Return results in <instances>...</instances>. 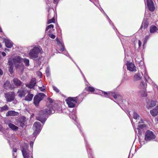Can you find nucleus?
Returning <instances> with one entry per match:
<instances>
[{
  "mask_svg": "<svg viewBox=\"0 0 158 158\" xmlns=\"http://www.w3.org/2000/svg\"><path fill=\"white\" fill-rule=\"evenodd\" d=\"M55 111L53 110L51 107L47 106L43 110L40 111L39 114L36 116L37 120L44 124L47 119L46 115L54 113Z\"/></svg>",
  "mask_w": 158,
  "mask_h": 158,
  "instance_id": "obj_1",
  "label": "nucleus"
},
{
  "mask_svg": "<svg viewBox=\"0 0 158 158\" xmlns=\"http://www.w3.org/2000/svg\"><path fill=\"white\" fill-rule=\"evenodd\" d=\"M9 60H11L12 62V64H14L15 67L21 71L23 72L24 69V66L23 63L22 58L19 56H17L14 57L12 59L10 58Z\"/></svg>",
  "mask_w": 158,
  "mask_h": 158,
  "instance_id": "obj_2",
  "label": "nucleus"
},
{
  "mask_svg": "<svg viewBox=\"0 0 158 158\" xmlns=\"http://www.w3.org/2000/svg\"><path fill=\"white\" fill-rule=\"evenodd\" d=\"M42 50L41 48L39 46H35L29 52V55L30 57L32 59L37 58L38 57L39 53L41 52Z\"/></svg>",
  "mask_w": 158,
  "mask_h": 158,
  "instance_id": "obj_3",
  "label": "nucleus"
},
{
  "mask_svg": "<svg viewBox=\"0 0 158 158\" xmlns=\"http://www.w3.org/2000/svg\"><path fill=\"white\" fill-rule=\"evenodd\" d=\"M69 107L73 108L75 106L77 101V97H69L65 100Z\"/></svg>",
  "mask_w": 158,
  "mask_h": 158,
  "instance_id": "obj_4",
  "label": "nucleus"
},
{
  "mask_svg": "<svg viewBox=\"0 0 158 158\" xmlns=\"http://www.w3.org/2000/svg\"><path fill=\"white\" fill-rule=\"evenodd\" d=\"M28 144L24 143L21 148V150L24 158H28L29 157L30 151L28 149Z\"/></svg>",
  "mask_w": 158,
  "mask_h": 158,
  "instance_id": "obj_5",
  "label": "nucleus"
},
{
  "mask_svg": "<svg viewBox=\"0 0 158 158\" xmlns=\"http://www.w3.org/2000/svg\"><path fill=\"white\" fill-rule=\"evenodd\" d=\"M156 137V135L153 132L149 130H147L145 134V140L146 141H151L153 140Z\"/></svg>",
  "mask_w": 158,
  "mask_h": 158,
  "instance_id": "obj_6",
  "label": "nucleus"
},
{
  "mask_svg": "<svg viewBox=\"0 0 158 158\" xmlns=\"http://www.w3.org/2000/svg\"><path fill=\"white\" fill-rule=\"evenodd\" d=\"M45 95L43 93H39L38 95L35 96L34 98V103L35 106H37L40 102L45 96Z\"/></svg>",
  "mask_w": 158,
  "mask_h": 158,
  "instance_id": "obj_7",
  "label": "nucleus"
},
{
  "mask_svg": "<svg viewBox=\"0 0 158 158\" xmlns=\"http://www.w3.org/2000/svg\"><path fill=\"white\" fill-rule=\"evenodd\" d=\"M33 127L35 131L33 133L34 136L36 135L39 133L41 130V124L40 122H35L34 124Z\"/></svg>",
  "mask_w": 158,
  "mask_h": 158,
  "instance_id": "obj_8",
  "label": "nucleus"
},
{
  "mask_svg": "<svg viewBox=\"0 0 158 158\" xmlns=\"http://www.w3.org/2000/svg\"><path fill=\"white\" fill-rule=\"evenodd\" d=\"M5 95L6 101L8 102H11L15 99V94L13 92H10L5 93Z\"/></svg>",
  "mask_w": 158,
  "mask_h": 158,
  "instance_id": "obj_9",
  "label": "nucleus"
},
{
  "mask_svg": "<svg viewBox=\"0 0 158 158\" xmlns=\"http://www.w3.org/2000/svg\"><path fill=\"white\" fill-rule=\"evenodd\" d=\"M126 65L128 70L134 72L137 71L136 67L133 63L127 62Z\"/></svg>",
  "mask_w": 158,
  "mask_h": 158,
  "instance_id": "obj_10",
  "label": "nucleus"
},
{
  "mask_svg": "<svg viewBox=\"0 0 158 158\" xmlns=\"http://www.w3.org/2000/svg\"><path fill=\"white\" fill-rule=\"evenodd\" d=\"M147 5L149 10L153 11L155 9L152 0H147Z\"/></svg>",
  "mask_w": 158,
  "mask_h": 158,
  "instance_id": "obj_11",
  "label": "nucleus"
},
{
  "mask_svg": "<svg viewBox=\"0 0 158 158\" xmlns=\"http://www.w3.org/2000/svg\"><path fill=\"white\" fill-rule=\"evenodd\" d=\"M19 113L14 111L10 110L6 113V116L7 117L11 116H18Z\"/></svg>",
  "mask_w": 158,
  "mask_h": 158,
  "instance_id": "obj_12",
  "label": "nucleus"
},
{
  "mask_svg": "<svg viewBox=\"0 0 158 158\" xmlns=\"http://www.w3.org/2000/svg\"><path fill=\"white\" fill-rule=\"evenodd\" d=\"M35 79V78H32L31 80L30 83L26 85L27 87L30 88H33L36 84Z\"/></svg>",
  "mask_w": 158,
  "mask_h": 158,
  "instance_id": "obj_13",
  "label": "nucleus"
},
{
  "mask_svg": "<svg viewBox=\"0 0 158 158\" xmlns=\"http://www.w3.org/2000/svg\"><path fill=\"white\" fill-rule=\"evenodd\" d=\"M3 87L4 89L7 90L10 89L12 87V85L9 81H6L4 83Z\"/></svg>",
  "mask_w": 158,
  "mask_h": 158,
  "instance_id": "obj_14",
  "label": "nucleus"
},
{
  "mask_svg": "<svg viewBox=\"0 0 158 158\" xmlns=\"http://www.w3.org/2000/svg\"><path fill=\"white\" fill-rule=\"evenodd\" d=\"M4 41L5 42V45L6 47L11 48L12 47L13 44L10 41L8 40L5 39L4 40Z\"/></svg>",
  "mask_w": 158,
  "mask_h": 158,
  "instance_id": "obj_15",
  "label": "nucleus"
},
{
  "mask_svg": "<svg viewBox=\"0 0 158 158\" xmlns=\"http://www.w3.org/2000/svg\"><path fill=\"white\" fill-rule=\"evenodd\" d=\"M26 118L22 116L19 119V123L20 126L22 127H23L26 125Z\"/></svg>",
  "mask_w": 158,
  "mask_h": 158,
  "instance_id": "obj_16",
  "label": "nucleus"
},
{
  "mask_svg": "<svg viewBox=\"0 0 158 158\" xmlns=\"http://www.w3.org/2000/svg\"><path fill=\"white\" fill-rule=\"evenodd\" d=\"M40 84H41L40 86H38L39 89L40 91L42 92H44L45 91V86L43 85L42 81H39L37 85H39Z\"/></svg>",
  "mask_w": 158,
  "mask_h": 158,
  "instance_id": "obj_17",
  "label": "nucleus"
},
{
  "mask_svg": "<svg viewBox=\"0 0 158 158\" xmlns=\"http://www.w3.org/2000/svg\"><path fill=\"white\" fill-rule=\"evenodd\" d=\"M56 42H57V43L58 44H61V47H62V48L60 49V50L62 52H64V54L66 55V56H67V54H68V53L67 52H66L65 51H64V45L62 44L61 43V42H60V41L57 38L56 39Z\"/></svg>",
  "mask_w": 158,
  "mask_h": 158,
  "instance_id": "obj_18",
  "label": "nucleus"
},
{
  "mask_svg": "<svg viewBox=\"0 0 158 158\" xmlns=\"http://www.w3.org/2000/svg\"><path fill=\"white\" fill-rule=\"evenodd\" d=\"M13 81L14 84L16 86L20 85L22 84V82L18 78H14L13 79Z\"/></svg>",
  "mask_w": 158,
  "mask_h": 158,
  "instance_id": "obj_19",
  "label": "nucleus"
},
{
  "mask_svg": "<svg viewBox=\"0 0 158 158\" xmlns=\"http://www.w3.org/2000/svg\"><path fill=\"white\" fill-rule=\"evenodd\" d=\"M157 109H154L150 111L151 114L153 116H155L158 115V106L157 107Z\"/></svg>",
  "mask_w": 158,
  "mask_h": 158,
  "instance_id": "obj_20",
  "label": "nucleus"
},
{
  "mask_svg": "<svg viewBox=\"0 0 158 158\" xmlns=\"http://www.w3.org/2000/svg\"><path fill=\"white\" fill-rule=\"evenodd\" d=\"M12 61L11 60H8V63L9 64V71L11 74L13 73L14 66L13 64H12Z\"/></svg>",
  "mask_w": 158,
  "mask_h": 158,
  "instance_id": "obj_21",
  "label": "nucleus"
},
{
  "mask_svg": "<svg viewBox=\"0 0 158 158\" xmlns=\"http://www.w3.org/2000/svg\"><path fill=\"white\" fill-rule=\"evenodd\" d=\"M142 77L141 74L139 72L135 74L134 76V80L137 81L140 80Z\"/></svg>",
  "mask_w": 158,
  "mask_h": 158,
  "instance_id": "obj_22",
  "label": "nucleus"
},
{
  "mask_svg": "<svg viewBox=\"0 0 158 158\" xmlns=\"http://www.w3.org/2000/svg\"><path fill=\"white\" fill-rule=\"evenodd\" d=\"M158 28L155 26L153 25L150 27V32L151 33H155L158 30Z\"/></svg>",
  "mask_w": 158,
  "mask_h": 158,
  "instance_id": "obj_23",
  "label": "nucleus"
},
{
  "mask_svg": "<svg viewBox=\"0 0 158 158\" xmlns=\"http://www.w3.org/2000/svg\"><path fill=\"white\" fill-rule=\"evenodd\" d=\"M18 94L19 96L21 98L24 96L25 95V90L22 89L19 90L18 92Z\"/></svg>",
  "mask_w": 158,
  "mask_h": 158,
  "instance_id": "obj_24",
  "label": "nucleus"
},
{
  "mask_svg": "<svg viewBox=\"0 0 158 158\" xmlns=\"http://www.w3.org/2000/svg\"><path fill=\"white\" fill-rule=\"evenodd\" d=\"M33 97V94H30L29 93L25 97V99L26 101H31L32 100Z\"/></svg>",
  "mask_w": 158,
  "mask_h": 158,
  "instance_id": "obj_25",
  "label": "nucleus"
},
{
  "mask_svg": "<svg viewBox=\"0 0 158 158\" xmlns=\"http://www.w3.org/2000/svg\"><path fill=\"white\" fill-rule=\"evenodd\" d=\"M144 75L145 80L148 82L150 83L152 81V80L149 77L147 72L146 70H145Z\"/></svg>",
  "mask_w": 158,
  "mask_h": 158,
  "instance_id": "obj_26",
  "label": "nucleus"
},
{
  "mask_svg": "<svg viewBox=\"0 0 158 158\" xmlns=\"http://www.w3.org/2000/svg\"><path fill=\"white\" fill-rule=\"evenodd\" d=\"M102 93H103L105 95V97L106 98H108L112 96V95H113L114 94V93L112 92H106L102 91Z\"/></svg>",
  "mask_w": 158,
  "mask_h": 158,
  "instance_id": "obj_27",
  "label": "nucleus"
},
{
  "mask_svg": "<svg viewBox=\"0 0 158 158\" xmlns=\"http://www.w3.org/2000/svg\"><path fill=\"white\" fill-rule=\"evenodd\" d=\"M8 126L10 129L13 130H17L18 129V127L17 126L11 123H9L8 124Z\"/></svg>",
  "mask_w": 158,
  "mask_h": 158,
  "instance_id": "obj_28",
  "label": "nucleus"
},
{
  "mask_svg": "<svg viewBox=\"0 0 158 158\" xmlns=\"http://www.w3.org/2000/svg\"><path fill=\"white\" fill-rule=\"evenodd\" d=\"M145 127V124H139V125L138 126L137 129L138 130L139 133V134H141V129Z\"/></svg>",
  "mask_w": 158,
  "mask_h": 158,
  "instance_id": "obj_29",
  "label": "nucleus"
},
{
  "mask_svg": "<svg viewBox=\"0 0 158 158\" xmlns=\"http://www.w3.org/2000/svg\"><path fill=\"white\" fill-rule=\"evenodd\" d=\"M8 109L9 108L7 106L5 105L3 107H0V111L2 112L8 110Z\"/></svg>",
  "mask_w": 158,
  "mask_h": 158,
  "instance_id": "obj_30",
  "label": "nucleus"
},
{
  "mask_svg": "<svg viewBox=\"0 0 158 158\" xmlns=\"http://www.w3.org/2000/svg\"><path fill=\"white\" fill-rule=\"evenodd\" d=\"M139 95L141 97H146L147 94L146 92L144 90L140 91L139 92Z\"/></svg>",
  "mask_w": 158,
  "mask_h": 158,
  "instance_id": "obj_31",
  "label": "nucleus"
},
{
  "mask_svg": "<svg viewBox=\"0 0 158 158\" xmlns=\"http://www.w3.org/2000/svg\"><path fill=\"white\" fill-rule=\"evenodd\" d=\"M23 61L25 65L27 66H29V60L28 59L26 58L22 59V61Z\"/></svg>",
  "mask_w": 158,
  "mask_h": 158,
  "instance_id": "obj_32",
  "label": "nucleus"
},
{
  "mask_svg": "<svg viewBox=\"0 0 158 158\" xmlns=\"http://www.w3.org/2000/svg\"><path fill=\"white\" fill-rule=\"evenodd\" d=\"M147 86V84L144 82L143 81H142L140 84V88L142 89H144Z\"/></svg>",
  "mask_w": 158,
  "mask_h": 158,
  "instance_id": "obj_33",
  "label": "nucleus"
},
{
  "mask_svg": "<svg viewBox=\"0 0 158 158\" xmlns=\"http://www.w3.org/2000/svg\"><path fill=\"white\" fill-rule=\"evenodd\" d=\"M133 113V118H134L137 119L139 117V116L135 111H133L132 112Z\"/></svg>",
  "mask_w": 158,
  "mask_h": 158,
  "instance_id": "obj_34",
  "label": "nucleus"
},
{
  "mask_svg": "<svg viewBox=\"0 0 158 158\" xmlns=\"http://www.w3.org/2000/svg\"><path fill=\"white\" fill-rule=\"evenodd\" d=\"M127 114L128 116L129 117V118L130 120H131V122L133 126V127L134 128V130L135 131V132H137V131H136V128L134 127V125L133 124V122L131 121V120H132V118H131V114L130 113V112H127Z\"/></svg>",
  "mask_w": 158,
  "mask_h": 158,
  "instance_id": "obj_35",
  "label": "nucleus"
},
{
  "mask_svg": "<svg viewBox=\"0 0 158 158\" xmlns=\"http://www.w3.org/2000/svg\"><path fill=\"white\" fill-rule=\"evenodd\" d=\"M150 35H146L144 38L143 43V46H144V45L147 43L148 40L149 38V36Z\"/></svg>",
  "mask_w": 158,
  "mask_h": 158,
  "instance_id": "obj_36",
  "label": "nucleus"
},
{
  "mask_svg": "<svg viewBox=\"0 0 158 158\" xmlns=\"http://www.w3.org/2000/svg\"><path fill=\"white\" fill-rule=\"evenodd\" d=\"M156 104V102L155 101H151L150 102L149 107H152L155 106Z\"/></svg>",
  "mask_w": 158,
  "mask_h": 158,
  "instance_id": "obj_37",
  "label": "nucleus"
},
{
  "mask_svg": "<svg viewBox=\"0 0 158 158\" xmlns=\"http://www.w3.org/2000/svg\"><path fill=\"white\" fill-rule=\"evenodd\" d=\"M52 23H55V19L54 17H53L52 19L48 20V21L47 23L49 24Z\"/></svg>",
  "mask_w": 158,
  "mask_h": 158,
  "instance_id": "obj_38",
  "label": "nucleus"
},
{
  "mask_svg": "<svg viewBox=\"0 0 158 158\" xmlns=\"http://www.w3.org/2000/svg\"><path fill=\"white\" fill-rule=\"evenodd\" d=\"M112 96H113L115 99L119 97H120V96L119 94H116L114 93L113 95H112Z\"/></svg>",
  "mask_w": 158,
  "mask_h": 158,
  "instance_id": "obj_39",
  "label": "nucleus"
},
{
  "mask_svg": "<svg viewBox=\"0 0 158 158\" xmlns=\"http://www.w3.org/2000/svg\"><path fill=\"white\" fill-rule=\"evenodd\" d=\"M53 27L54 26L52 24H50L47 26L46 28V31H47L49 29L51 28H53Z\"/></svg>",
  "mask_w": 158,
  "mask_h": 158,
  "instance_id": "obj_40",
  "label": "nucleus"
},
{
  "mask_svg": "<svg viewBox=\"0 0 158 158\" xmlns=\"http://www.w3.org/2000/svg\"><path fill=\"white\" fill-rule=\"evenodd\" d=\"M95 90L94 88L89 86L88 87V90L90 92H94Z\"/></svg>",
  "mask_w": 158,
  "mask_h": 158,
  "instance_id": "obj_41",
  "label": "nucleus"
},
{
  "mask_svg": "<svg viewBox=\"0 0 158 158\" xmlns=\"http://www.w3.org/2000/svg\"><path fill=\"white\" fill-rule=\"evenodd\" d=\"M45 72H46V76H47V77H48V76H49L50 75V73H49V69L48 68H47L46 70V71H45Z\"/></svg>",
  "mask_w": 158,
  "mask_h": 158,
  "instance_id": "obj_42",
  "label": "nucleus"
},
{
  "mask_svg": "<svg viewBox=\"0 0 158 158\" xmlns=\"http://www.w3.org/2000/svg\"><path fill=\"white\" fill-rule=\"evenodd\" d=\"M48 35L49 37L52 39H54L55 38V35L53 34H49Z\"/></svg>",
  "mask_w": 158,
  "mask_h": 158,
  "instance_id": "obj_43",
  "label": "nucleus"
},
{
  "mask_svg": "<svg viewBox=\"0 0 158 158\" xmlns=\"http://www.w3.org/2000/svg\"><path fill=\"white\" fill-rule=\"evenodd\" d=\"M53 89L56 92L58 93L59 92V89L56 87L53 86Z\"/></svg>",
  "mask_w": 158,
  "mask_h": 158,
  "instance_id": "obj_44",
  "label": "nucleus"
},
{
  "mask_svg": "<svg viewBox=\"0 0 158 158\" xmlns=\"http://www.w3.org/2000/svg\"><path fill=\"white\" fill-rule=\"evenodd\" d=\"M86 148H87V150L88 152L89 153V158H92V156H89V155H91V154L90 153V152H89V151L88 149V146H86Z\"/></svg>",
  "mask_w": 158,
  "mask_h": 158,
  "instance_id": "obj_45",
  "label": "nucleus"
},
{
  "mask_svg": "<svg viewBox=\"0 0 158 158\" xmlns=\"http://www.w3.org/2000/svg\"><path fill=\"white\" fill-rule=\"evenodd\" d=\"M37 74L40 76L41 77L42 75V73L40 71L38 72H37Z\"/></svg>",
  "mask_w": 158,
  "mask_h": 158,
  "instance_id": "obj_46",
  "label": "nucleus"
},
{
  "mask_svg": "<svg viewBox=\"0 0 158 158\" xmlns=\"http://www.w3.org/2000/svg\"><path fill=\"white\" fill-rule=\"evenodd\" d=\"M33 142L32 141H31L30 143V146L32 148L33 146Z\"/></svg>",
  "mask_w": 158,
  "mask_h": 158,
  "instance_id": "obj_47",
  "label": "nucleus"
},
{
  "mask_svg": "<svg viewBox=\"0 0 158 158\" xmlns=\"http://www.w3.org/2000/svg\"><path fill=\"white\" fill-rule=\"evenodd\" d=\"M59 1V0H54L53 2L55 4L57 3Z\"/></svg>",
  "mask_w": 158,
  "mask_h": 158,
  "instance_id": "obj_48",
  "label": "nucleus"
},
{
  "mask_svg": "<svg viewBox=\"0 0 158 158\" xmlns=\"http://www.w3.org/2000/svg\"><path fill=\"white\" fill-rule=\"evenodd\" d=\"M3 74V72L2 70L0 69V76H1Z\"/></svg>",
  "mask_w": 158,
  "mask_h": 158,
  "instance_id": "obj_49",
  "label": "nucleus"
},
{
  "mask_svg": "<svg viewBox=\"0 0 158 158\" xmlns=\"http://www.w3.org/2000/svg\"><path fill=\"white\" fill-rule=\"evenodd\" d=\"M141 45V42L140 40H139V47H140Z\"/></svg>",
  "mask_w": 158,
  "mask_h": 158,
  "instance_id": "obj_50",
  "label": "nucleus"
},
{
  "mask_svg": "<svg viewBox=\"0 0 158 158\" xmlns=\"http://www.w3.org/2000/svg\"><path fill=\"white\" fill-rule=\"evenodd\" d=\"M17 151V149L15 148H14L13 149V151L14 152H16Z\"/></svg>",
  "mask_w": 158,
  "mask_h": 158,
  "instance_id": "obj_51",
  "label": "nucleus"
},
{
  "mask_svg": "<svg viewBox=\"0 0 158 158\" xmlns=\"http://www.w3.org/2000/svg\"><path fill=\"white\" fill-rule=\"evenodd\" d=\"M2 56H6V53L4 52H2Z\"/></svg>",
  "mask_w": 158,
  "mask_h": 158,
  "instance_id": "obj_52",
  "label": "nucleus"
},
{
  "mask_svg": "<svg viewBox=\"0 0 158 158\" xmlns=\"http://www.w3.org/2000/svg\"><path fill=\"white\" fill-rule=\"evenodd\" d=\"M148 27V25L147 24L145 25V23H144L143 28L144 29Z\"/></svg>",
  "mask_w": 158,
  "mask_h": 158,
  "instance_id": "obj_53",
  "label": "nucleus"
},
{
  "mask_svg": "<svg viewBox=\"0 0 158 158\" xmlns=\"http://www.w3.org/2000/svg\"><path fill=\"white\" fill-rule=\"evenodd\" d=\"M143 23H142L141 27H140V29H142L143 27Z\"/></svg>",
  "mask_w": 158,
  "mask_h": 158,
  "instance_id": "obj_54",
  "label": "nucleus"
},
{
  "mask_svg": "<svg viewBox=\"0 0 158 158\" xmlns=\"http://www.w3.org/2000/svg\"><path fill=\"white\" fill-rule=\"evenodd\" d=\"M0 32H2V29L1 28V27H0Z\"/></svg>",
  "mask_w": 158,
  "mask_h": 158,
  "instance_id": "obj_55",
  "label": "nucleus"
},
{
  "mask_svg": "<svg viewBox=\"0 0 158 158\" xmlns=\"http://www.w3.org/2000/svg\"><path fill=\"white\" fill-rule=\"evenodd\" d=\"M50 18V16L49 15V14H48V19H49Z\"/></svg>",
  "mask_w": 158,
  "mask_h": 158,
  "instance_id": "obj_56",
  "label": "nucleus"
},
{
  "mask_svg": "<svg viewBox=\"0 0 158 158\" xmlns=\"http://www.w3.org/2000/svg\"><path fill=\"white\" fill-rule=\"evenodd\" d=\"M109 22L110 23L111 22V21L109 19Z\"/></svg>",
  "mask_w": 158,
  "mask_h": 158,
  "instance_id": "obj_57",
  "label": "nucleus"
},
{
  "mask_svg": "<svg viewBox=\"0 0 158 158\" xmlns=\"http://www.w3.org/2000/svg\"><path fill=\"white\" fill-rule=\"evenodd\" d=\"M2 47V45L1 44V43H0V48H1Z\"/></svg>",
  "mask_w": 158,
  "mask_h": 158,
  "instance_id": "obj_58",
  "label": "nucleus"
},
{
  "mask_svg": "<svg viewBox=\"0 0 158 158\" xmlns=\"http://www.w3.org/2000/svg\"><path fill=\"white\" fill-rule=\"evenodd\" d=\"M13 156H15V153H13Z\"/></svg>",
  "mask_w": 158,
  "mask_h": 158,
  "instance_id": "obj_59",
  "label": "nucleus"
},
{
  "mask_svg": "<svg viewBox=\"0 0 158 158\" xmlns=\"http://www.w3.org/2000/svg\"><path fill=\"white\" fill-rule=\"evenodd\" d=\"M82 74V76H83V77H84V78H85V77H84V75L83 74Z\"/></svg>",
  "mask_w": 158,
  "mask_h": 158,
  "instance_id": "obj_60",
  "label": "nucleus"
},
{
  "mask_svg": "<svg viewBox=\"0 0 158 158\" xmlns=\"http://www.w3.org/2000/svg\"><path fill=\"white\" fill-rule=\"evenodd\" d=\"M1 125H0V129H1Z\"/></svg>",
  "mask_w": 158,
  "mask_h": 158,
  "instance_id": "obj_61",
  "label": "nucleus"
},
{
  "mask_svg": "<svg viewBox=\"0 0 158 158\" xmlns=\"http://www.w3.org/2000/svg\"><path fill=\"white\" fill-rule=\"evenodd\" d=\"M31 157L32 158V156H31Z\"/></svg>",
  "mask_w": 158,
  "mask_h": 158,
  "instance_id": "obj_62",
  "label": "nucleus"
}]
</instances>
